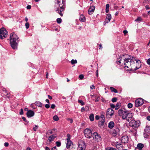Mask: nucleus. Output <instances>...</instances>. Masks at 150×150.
Here are the masks:
<instances>
[{"instance_id":"17","label":"nucleus","mask_w":150,"mask_h":150,"mask_svg":"<svg viewBox=\"0 0 150 150\" xmlns=\"http://www.w3.org/2000/svg\"><path fill=\"white\" fill-rule=\"evenodd\" d=\"M125 111H125V110H124L123 109H121L118 110V113L120 116H122Z\"/></svg>"},{"instance_id":"61","label":"nucleus","mask_w":150,"mask_h":150,"mask_svg":"<svg viewBox=\"0 0 150 150\" xmlns=\"http://www.w3.org/2000/svg\"><path fill=\"white\" fill-rule=\"evenodd\" d=\"M45 150H50L49 147L47 146H46L45 148Z\"/></svg>"},{"instance_id":"62","label":"nucleus","mask_w":150,"mask_h":150,"mask_svg":"<svg viewBox=\"0 0 150 150\" xmlns=\"http://www.w3.org/2000/svg\"><path fill=\"white\" fill-rule=\"evenodd\" d=\"M102 101L103 102H106V100L104 98H102L101 99Z\"/></svg>"},{"instance_id":"29","label":"nucleus","mask_w":150,"mask_h":150,"mask_svg":"<svg viewBox=\"0 0 150 150\" xmlns=\"http://www.w3.org/2000/svg\"><path fill=\"white\" fill-rule=\"evenodd\" d=\"M94 96H95V97L96 98L95 100V102H98L100 99V97L99 96L97 97L96 95L95 96L94 95Z\"/></svg>"},{"instance_id":"59","label":"nucleus","mask_w":150,"mask_h":150,"mask_svg":"<svg viewBox=\"0 0 150 150\" xmlns=\"http://www.w3.org/2000/svg\"><path fill=\"white\" fill-rule=\"evenodd\" d=\"M85 110V109L84 107H83L81 109V111L82 112H83Z\"/></svg>"},{"instance_id":"8","label":"nucleus","mask_w":150,"mask_h":150,"mask_svg":"<svg viewBox=\"0 0 150 150\" xmlns=\"http://www.w3.org/2000/svg\"><path fill=\"white\" fill-rule=\"evenodd\" d=\"M114 111L111 108L108 109L106 112V117L108 119H109L113 115Z\"/></svg>"},{"instance_id":"19","label":"nucleus","mask_w":150,"mask_h":150,"mask_svg":"<svg viewBox=\"0 0 150 150\" xmlns=\"http://www.w3.org/2000/svg\"><path fill=\"white\" fill-rule=\"evenodd\" d=\"M56 136L52 135L48 137V141H49L50 143L52 141H53L54 139L56 138Z\"/></svg>"},{"instance_id":"42","label":"nucleus","mask_w":150,"mask_h":150,"mask_svg":"<svg viewBox=\"0 0 150 150\" xmlns=\"http://www.w3.org/2000/svg\"><path fill=\"white\" fill-rule=\"evenodd\" d=\"M38 127L37 125H35V127H34L33 128L34 131H36L37 129H38Z\"/></svg>"},{"instance_id":"2","label":"nucleus","mask_w":150,"mask_h":150,"mask_svg":"<svg viewBox=\"0 0 150 150\" xmlns=\"http://www.w3.org/2000/svg\"><path fill=\"white\" fill-rule=\"evenodd\" d=\"M55 3L59 7V8H57L56 11L61 16H62L64 12L63 11L65 8V0H57L55 1Z\"/></svg>"},{"instance_id":"51","label":"nucleus","mask_w":150,"mask_h":150,"mask_svg":"<svg viewBox=\"0 0 150 150\" xmlns=\"http://www.w3.org/2000/svg\"><path fill=\"white\" fill-rule=\"evenodd\" d=\"M9 145V144L7 142H5L4 144V146L6 147H7Z\"/></svg>"},{"instance_id":"53","label":"nucleus","mask_w":150,"mask_h":150,"mask_svg":"<svg viewBox=\"0 0 150 150\" xmlns=\"http://www.w3.org/2000/svg\"><path fill=\"white\" fill-rule=\"evenodd\" d=\"M51 150H57L56 146L54 147L51 149Z\"/></svg>"},{"instance_id":"32","label":"nucleus","mask_w":150,"mask_h":150,"mask_svg":"<svg viewBox=\"0 0 150 150\" xmlns=\"http://www.w3.org/2000/svg\"><path fill=\"white\" fill-rule=\"evenodd\" d=\"M120 106V103H117L116 105V106L115 107V110H117L118 109L119 107Z\"/></svg>"},{"instance_id":"31","label":"nucleus","mask_w":150,"mask_h":150,"mask_svg":"<svg viewBox=\"0 0 150 150\" xmlns=\"http://www.w3.org/2000/svg\"><path fill=\"white\" fill-rule=\"evenodd\" d=\"M78 102L81 104L82 105H84V103L83 102V101L81 100H78Z\"/></svg>"},{"instance_id":"39","label":"nucleus","mask_w":150,"mask_h":150,"mask_svg":"<svg viewBox=\"0 0 150 150\" xmlns=\"http://www.w3.org/2000/svg\"><path fill=\"white\" fill-rule=\"evenodd\" d=\"M108 150H117L115 148L113 147H109L108 148Z\"/></svg>"},{"instance_id":"35","label":"nucleus","mask_w":150,"mask_h":150,"mask_svg":"<svg viewBox=\"0 0 150 150\" xmlns=\"http://www.w3.org/2000/svg\"><path fill=\"white\" fill-rule=\"evenodd\" d=\"M133 106L132 104L130 103H129L127 105V107H128L129 108H132Z\"/></svg>"},{"instance_id":"3","label":"nucleus","mask_w":150,"mask_h":150,"mask_svg":"<svg viewBox=\"0 0 150 150\" xmlns=\"http://www.w3.org/2000/svg\"><path fill=\"white\" fill-rule=\"evenodd\" d=\"M10 43L12 48L15 49L17 48L18 40V37L14 33L11 34L10 35Z\"/></svg>"},{"instance_id":"21","label":"nucleus","mask_w":150,"mask_h":150,"mask_svg":"<svg viewBox=\"0 0 150 150\" xmlns=\"http://www.w3.org/2000/svg\"><path fill=\"white\" fill-rule=\"evenodd\" d=\"M144 131L146 133H150V127L146 126L144 129Z\"/></svg>"},{"instance_id":"11","label":"nucleus","mask_w":150,"mask_h":150,"mask_svg":"<svg viewBox=\"0 0 150 150\" xmlns=\"http://www.w3.org/2000/svg\"><path fill=\"white\" fill-rule=\"evenodd\" d=\"M93 137L94 140L97 142L100 141L101 137L100 135L96 132H94L93 135Z\"/></svg>"},{"instance_id":"30","label":"nucleus","mask_w":150,"mask_h":150,"mask_svg":"<svg viewBox=\"0 0 150 150\" xmlns=\"http://www.w3.org/2000/svg\"><path fill=\"white\" fill-rule=\"evenodd\" d=\"M53 119L54 120L57 121L59 120V117L57 115H55L53 117Z\"/></svg>"},{"instance_id":"5","label":"nucleus","mask_w":150,"mask_h":150,"mask_svg":"<svg viewBox=\"0 0 150 150\" xmlns=\"http://www.w3.org/2000/svg\"><path fill=\"white\" fill-rule=\"evenodd\" d=\"M132 117V113L126 111L125 112L123 116H122V118L124 120L126 119L127 121L129 122L131 120Z\"/></svg>"},{"instance_id":"10","label":"nucleus","mask_w":150,"mask_h":150,"mask_svg":"<svg viewBox=\"0 0 150 150\" xmlns=\"http://www.w3.org/2000/svg\"><path fill=\"white\" fill-rule=\"evenodd\" d=\"M67 149H70L72 147V145L73 143L70 140V135L69 134H67Z\"/></svg>"},{"instance_id":"60","label":"nucleus","mask_w":150,"mask_h":150,"mask_svg":"<svg viewBox=\"0 0 150 150\" xmlns=\"http://www.w3.org/2000/svg\"><path fill=\"white\" fill-rule=\"evenodd\" d=\"M147 120L150 121V116H148L146 118Z\"/></svg>"},{"instance_id":"58","label":"nucleus","mask_w":150,"mask_h":150,"mask_svg":"<svg viewBox=\"0 0 150 150\" xmlns=\"http://www.w3.org/2000/svg\"><path fill=\"white\" fill-rule=\"evenodd\" d=\"M127 32H128L127 30H124L123 31V33L125 35L127 33Z\"/></svg>"},{"instance_id":"18","label":"nucleus","mask_w":150,"mask_h":150,"mask_svg":"<svg viewBox=\"0 0 150 150\" xmlns=\"http://www.w3.org/2000/svg\"><path fill=\"white\" fill-rule=\"evenodd\" d=\"M115 126V124L113 122L110 121L108 124V127L110 129H112Z\"/></svg>"},{"instance_id":"9","label":"nucleus","mask_w":150,"mask_h":150,"mask_svg":"<svg viewBox=\"0 0 150 150\" xmlns=\"http://www.w3.org/2000/svg\"><path fill=\"white\" fill-rule=\"evenodd\" d=\"M85 147L86 146L84 142L82 140H79L77 150H85Z\"/></svg>"},{"instance_id":"24","label":"nucleus","mask_w":150,"mask_h":150,"mask_svg":"<svg viewBox=\"0 0 150 150\" xmlns=\"http://www.w3.org/2000/svg\"><path fill=\"white\" fill-rule=\"evenodd\" d=\"M116 146L117 149H118L120 147H122V145L120 142H117L116 144Z\"/></svg>"},{"instance_id":"34","label":"nucleus","mask_w":150,"mask_h":150,"mask_svg":"<svg viewBox=\"0 0 150 150\" xmlns=\"http://www.w3.org/2000/svg\"><path fill=\"white\" fill-rule=\"evenodd\" d=\"M56 145L57 147H59L61 146V143L60 142L57 141L56 142Z\"/></svg>"},{"instance_id":"37","label":"nucleus","mask_w":150,"mask_h":150,"mask_svg":"<svg viewBox=\"0 0 150 150\" xmlns=\"http://www.w3.org/2000/svg\"><path fill=\"white\" fill-rule=\"evenodd\" d=\"M142 20V18L141 17H138L137 19L135 20V21H141Z\"/></svg>"},{"instance_id":"4","label":"nucleus","mask_w":150,"mask_h":150,"mask_svg":"<svg viewBox=\"0 0 150 150\" xmlns=\"http://www.w3.org/2000/svg\"><path fill=\"white\" fill-rule=\"evenodd\" d=\"M130 126L133 129L138 128L140 125V122L139 120L136 121L134 120H132L129 122Z\"/></svg>"},{"instance_id":"13","label":"nucleus","mask_w":150,"mask_h":150,"mask_svg":"<svg viewBox=\"0 0 150 150\" xmlns=\"http://www.w3.org/2000/svg\"><path fill=\"white\" fill-rule=\"evenodd\" d=\"M26 115L28 117L30 118L34 115V112L33 111L30 110L27 112Z\"/></svg>"},{"instance_id":"57","label":"nucleus","mask_w":150,"mask_h":150,"mask_svg":"<svg viewBox=\"0 0 150 150\" xmlns=\"http://www.w3.org/2000/svg\"><path fill=\"white\" fill-rule=\"evenodd\" d=\"M95 118L96 120H98L99 119V117L98 115H96L95 117Z\"/></svg>"},{"instance_id":"14","label":"nucleus","mask_w":150,"mask_h":150,"mask_svg":"<svg viewBox=\"0 0 150 150\" xmlns=\"http://www.w3.org/2000/svg\"><path fill=\"white\" fill-rule=\"evenodd\" d=\"M121 142L124 143H126L128 142V137L127 136H125L121 138Z\"/></svg>"},{"instance_id":"15","label":"nucleus","mask_w":150,"mask_h":150,"mask_svg":"<svg viewBox=\"0 0 150 150\" xmlns=\"http://www.w3.org/2000/svg\"><path fill=\"white\" fill-rule=\"evenodd\" d=\"M95 9V7L94 6H92L90 7L88 10V13L89 15H91L94 12Z\"/></svg>"},{"instance_id":"43","label":"nucleus","mask_w":150,"mask_h":150,"mask_svg":"<svg viewBox=\"0 0 150 150\" xmlns=\"http://www.w3.org/2000/svg\"><path fill=\"white\" fill-rule=\"evenodd\" d=\"M55 106H55V105H54V104H52L51 105V108H52V109H54L55 108Z\"/></svg>"},{"instance_id":"6","label":"nucleus","mask_w":150,"mask_h":150,"mask_svg":"<svg viewBox=\"0 0 150 150\" xmlns=\"http://www.w3.org/2000/svg\"><path fill=\"white\" fill-rule=\"evenodd\" d=\"M8 33L7 31L4 28H1L0 29V38L3 39L6 38Z\"/></svg>"},{"instance_id":"40","label":"nucleus","mask_w":150,"mask_h":150,"mask_svg":"<svg viewBox=\"0 0 150 150\" xmlns=\"http://www.w3.org/2000/svg\"><path fill=\"white\" fill-rule=\"evenodd\" d=\"M84 77V76L83 74H81L79 76V78L80 79H82Z\"/></svg>"},{"instance_id":"50","label":"nucleus","mask_w":150,"mask_h":150,"mask_svg":"<svg viewBox=\"0 0 150 150\" xmlns=\"http://www.w3.org/2000/svg\"><path fill=\"white\" fill-rule=\"evenodd\" d=\"M109 6H110L109 4H107L106 6V9H109Z\"/></svg>"},{"instance_id":"47","label":"nucleus","mask_w":150,"mask_h":150,"mask_svg":"<svg viewBox=\"0 0 150 150\" xmlns=\"http://www.w3.org/2000/svg\"><path fill=\"white\" fill-rule=\"evenodd\" d=\"M71 63L72 64H75V60L73 59H72L71 61Z\"/></svg>"},{"instance_id":"23","label":"nucleus","mask_w":150,"mask_h":150,"mask_svg":"<svg viewBox=\"0 0 150 150\" xmlns=\"http://www.w3.org/2000/svg\"><path fill=\"white\" fill-rule=\"evenodd\" d=\"M105 120H103L102 121H100L99 122L98 125L99 127H101L103 126L104 124Z\"/></svg>"},{"instance_id":"27","label":"nucleus","mask_w":150,"mask_h":150,"mask_svg":"<svg viewBox=\"0 0 150 150\" xmlns=\"http://www.w3.org/2000/svg\"><path fill=\"white\" fill-rule=\"evenodd\" d=\"M89 119L91 121H93L94 120V116L93 114H91L89 116Z\"/></svg>"},{"instance_id":"44","label":"nucleus","mask_w":150,"mask_h":150,"mask_svg":"<svg viewBox=\"0 0 150 150\" xmlns=\"http://www.w3.org/2000/svg\"><path fill=\"white\" fill-rule=\"evenodd\" d=\"M23 109L21 108V109L20 112L19 113L21 115H22L23 114Z\"/></svg>"},{"instance_id":"1","label":"nucleus","mask_w":150,"mask_h":150,"mask_svg":"<svg viewBox=\"0 0 150 150\" xmlns=\"http://www.w3.org/2000/svg\"><path fill=\"white\" fill-rule=\"evenodd\" d=\"M125 55H120L118 58V60H119L117 62V64H118L121 63L126 65L125 67L129 69H133L134 70H136L139 69L141 67V63L140 61L135 59L133 57H129V58H125Z\"/></svg>"},{"instance_id":"54","label":"nucleus","mask_w":150,"mask_h":150,"mask_svg":"<svg viewBox=\"0 0 150 150\" xmlns=\"http://www.w3.org/2000/svg\"><path fill=\"white\" fill-rule=\"evenodd\" d=\"M31 6L30 5H28L27 6V8L28 9H30L31 8Z\"/></svg>"},{"instance_id":"49","label":"nucleus","mask_w":150,"mask_h":150,"mask_svg":"<svg viewBox=\"0 0 150 150\" xmlns=\"http://www.w3.org/2000/svg\"><path fill=\"white\" fill-rule=\"evenodd\" d=\"M90 88L91 89L95 88V87L93 85H91L90 86Z\"/></svg>"},{"instance_id":"33","label":"nucleus","mask_w":150,"mask_h":150,"mask_svg":"<svg viewBox=\"0 0 150 150\" xmlns=\"http://www.w3.org/2000/svg\"><path fill=\"white\" fill-rule=\"evenodd\" d=\"M57 21L58 24H60L62 22V20L61 18H58L57 19Z\"/></svg>"},{"instance_id":"26","label":"nucleus","mask_w":150,"mask_h":150,"mask_svg":"<svg viewBox=\"0 0 150 150\" xmlns=\"http://www.w3.org/2000/svg\"><path fill=\"white\" fill-rule=\"evenodd\" d=\"M110 89L112 92H114L115 93H117V90L115 89L114 88L112 87H110Z\"/></svg>"},{"instance_id":"36","label":"nucleus","mask_w":150,"mask_h":150,"mask_svg":"<svg viewBox=\"0 0 150 150\" xmlns=\"http://www.w3.org/2000/svg\"><path fill=\"white\" fill-rule=\"evenodd\" d=\"M117 100V98H114L112 99V101L113 102H116Z\"/></svg>"},{"instance_id":"25","label":"nucleus","mask_w":150,"mask_h":150,"mask_svg":"<svg viewBox=\"0 0 150 150\" xmlns=\"http://www.w3.org/2000/svg\"><path fill=\"white\" fill-rule=\"evenodd\" d=\"M35 104L39 107H42V104L41 102H40L39 101H37L35 102Z\"/></svg>"},{"instance_id":"56","label":"nucleus","mask_w":150,"mask_h":150,"mask_svg":"<svg viewBox=\"0 0 150 150\" xmlns=\"http://www.w3.org/2000/svg\"><path fill=\"white\" fill-rule=\"evenodd\" d=\"M145 7H146V9L147 10L149 9L150 8V7L148 5H146V6H145Z\"/></svg>"},{"instance_id":"45","label":"nucleus","mask_w":150,"mask_h":150,"mask_svg":"<svg viewBox=\"0 0 150 150\" xmlns=\"http://www.w3.org/2000/svg\"><path fill=\"white\" fill-rule=\"evenodd\" d=\"M5 93H6V94L5 95L7 97H9V96H10L9 94L7 92V91H5Z\"/></svg>"},{"instance_id":"20","label":"nucleus","mask_w":150,"mask_h":150,"mask_svg":"<svg viewBox=\"0 0 150 150\" xmlns=\"http://www.w3.org/2000/svg\"><path fill=\"white\" fill-rule=\"evenodd\" d=\"M144 145L142 143H139L137 145V147L136 149H139V150H141L144 147Z\"/></svg>"},{"instance_id":"16","label":"nucleus","mask_w":150,"mask_h":150,"mask_svg":"<svg viewBox=\"0 0 150 150\" xmlns=\"http://www.w3.org/2000/svg\"><path fill=\"white\" fill-rule=\"evenodd\" d=\"M111 18V16L110 14H107V17L106 18V20L105 21V23H108L110 22Z\"/></svg>"},{"instance_id":"7","label":"nucleus","mask_w":150,"mask_h":150,"mask_svg":"<svg viewBox=\"0 0 150 150\" xmlns=\"http://www.w3.org/2000/svg\"><path fill=\"white\" fill-rule=\"evenodd\" d=\"M84 134L85 137L90 139L91 138L92 136V133L91 130L89 129H85L84 132Z\"/></svg>"},{"instance_id":"28","label":"nucleus","mask_w":150,"mask_h":150,"mask_svg":"<svg viewBox=\"0 0 150 150\" xmlns=\"http://www.w3.org/2000/svg\"><path fill=\"white\" fill-rule=\"evenodd\" d=\"M105 114V113L104 112H102L101 113V116H100V117L101 118L103 119V120H105V117L104 116V115Z\"/></svg>"},{"instance_id":"55","label":"nucleus","mask_w":150,"mask_h":150,"mask_svg":"<svg viewBox=\"0 0 150 150\" xmlns=\"http://www.w3.org/2000/svg\"><path fill=\"white\" fill-rule=\"evenodd\" d=\"M68 120L69 121V122L70 123H72L73 121L72 119L69 118V119H68Z\"/></svg>"},{"instance_id":"64","label":"nucleus","mask_w":150,"mask_h":150,"mask_svg":"<svg viewBox=\"0 0 150 150\" xmlns=\"http://www.w3.org/2000/svg\"><path fill=\"white\" fill-rule=\"evenodd\" d=\"M48 98L50 99H52V97L49 95H48Z\"/></svg>"},{"instance_id":"52","label":"nucleus","mask_w":150,"mask_h":150,"mask_svg":"<svg viewBox=\"0 0 150 150\" xmlns=\"http://www.w3.org/2000/svg\"><path fill=\"white\" fill-rule=\"evenodd\" d=\"M110 106L111 107L113 108H114L115 107L114 105L113 104H111L110 105Z\"/></svg>"},{"instance_id":"63","label":"nucleus","mask_w":150,"mask_h":150,"mask_svg":"<svg viewBox=\"0 0 150 150\" xmlns=\"http://www.w3.org/2000/svg\"><path fill=\"white\" fill-rule=\"evenodd\" d=\"M99 47H100L99 48V49H102V45L101 44H100L99 45Z\"/></svg>"},{"instance_id":"12","label":"nucleus","mask_w":150,"mask_h":150,"mask_svg":"<svg viewBox=\"0 0 150 150\" xmlns=\"http://www.w3.org/2000/svg\"><path fill=\"white\" fill-rule=\"evenodd\" d=\"M144 103V100L142 98H139L136 100L135 102V105L137 107L142 105Z\"/></svg>"},{"instance_id":"46","label":"nucleus","mask_w":150,"mask_h":150,"mask_svg":"<svg viewBox=\"0 0 150 150\" xmlns=\"http://www.w3.org/2000/svg\"><path fill=\"white\" fill-rule=\"evenodd\" d=\"M147 64L150 65V58H149L147 61Z\"/></svg>"},{"instance_id":"41","label":"nucleus","mask_w":150,"mask_h":150,"mask_svg":"<svg viewBox=\"0 0 150 150\" xmlns=\"http://www.w3.org/2000/svg\"><path fill=\"white\" fill-rule=\"evenodd\" d=\"M25 26L27 29H28L29 28V24L28 23H26L25 24Z\"/></svg>"},{"instance_id":"22","label":"nucleus","mask_w":150,"mask_h":150,"mask_svg":"<svg viewBox=\"0 0 150 150\" xmlns=\"http://www.w3.org/2000/svg\"><path fill=\"white\" fill-rule=\"evenodd\" d=\"M79 20L81 22H84L86 20V18L84 15H81L79 17Z\"/></svg>"},{"instance_id":"38","label":"nucleus","mask_w":150,"mask_h":150,"mask_svg":"<svg viewBox=\"0 0 150 150\" xmlns=\"http://www.w3.org/2000/svg\"><path fill=\"white\" fill-rule=\"evenodd\" d=\"M22 119L23 120V121H25L26 123L28 124V121L26 120L25 118L24 117H22Z\"/></svg>"},{"instance_id":"48","label":"nucleus","mask_w":150,"mask_h":150,"mask_svg":"<svg viewBox=\"0 0 150 150\" xmlns=\"http://www.w3.org/2000/svg\"><path fill=\"white\" fill-rule=\"evenodd\" d=\"M50 105H49V104H46L45 105V107L47 108H50Z\"/></svg>"}]
</instances>
